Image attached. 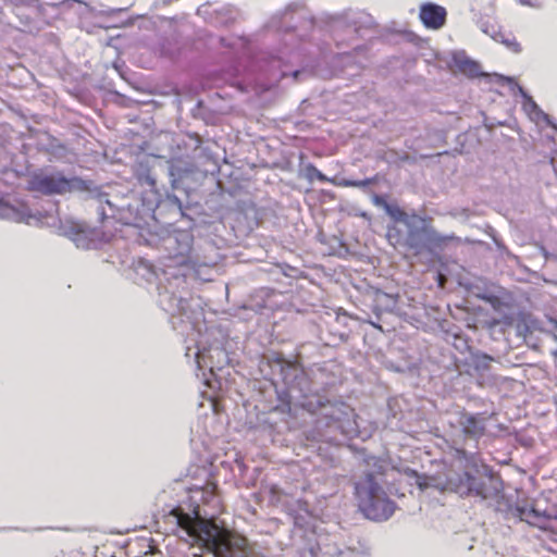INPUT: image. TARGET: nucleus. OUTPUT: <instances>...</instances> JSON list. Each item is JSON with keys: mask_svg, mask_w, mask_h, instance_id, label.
<instances>
[{"mask_svg": "<svg viewBox=\"0 0 557 557\" xmlns=\"http://www.w3.org/2000/svg\"><path fill=\"white\" fill-rule=\"evenodd\" d=\"M416 478L420 490L435 486L442 491L454 492L461 497H474L481 500L496 499L502 491L500 480L486 468L449 472L441 486L434 483V479L420 476L417 473Z\"/></svg>", "mask_w": 557, "mask_h": 557, "instance_id": "nucleus-6", "label": "nucleus"}, {"mask_svg": "<svg viewBox=\"0 0 557 557\" xmlns=\"http://www.w3.org/2000/svg\"><path fill=\"white\" fill-rule=\"evenodd\" d=\"M272 368L280 372L282 386L276 388V393L288 412L302 409L317 414L314 438L341 444L346 438L358 436L355 410L349 405L331 400L325 393L313 387L308 373L297 363L276 359Z\"/></svg>", "mask_w": 557, "mask_h": 557, "instance_id": "nucleus-1", "label": "nucleus"}, {"mask_svg": "<svg viewBox=\"0 0 557 557\" xmlns=\"http://www.w3.org/2000/svg\"><path fill=\"white\" fill-rule=\"evenodd\" d=\"M405 226L407 234L396 225L388 226L386 238L393 247L407 248L414 255H420L423 251L434 252L448 240V237L441 235L431 226L428 219L418 214L411 216Z\"/></svg>", "mask_w": 557, "mask_h": 557, "instance_id": "nucleus-7", "label": "nucleus"}, {"mask_svg": "<svg viewBox=\"0 0 557 557\" xmlns=\"http://www.w3.org/2000/svg\"><path fill=\"white\" fill-rule=\"evenodd\" d=\"M324 23L327 25L333 40L338 49L352 47L354 52H360L363 47L356 41L362 37V32L373 26V18L370 14L347 9L339 13L324 14Z\"/></svg>", "mask_w": 557, "mask_h": 557, "instance_id": "nucleus-9", "label": "nucleus"}, {"mask_svg": "<svg viewBox=\"0 0 557 557\" xmlns=\"http://www.w3.org/2000/svg\"><path fill=\"white\" fill-rule=\"evenodd\" d=\"M190 348H187L186 356H189Z\"/></svg>", "mask_w": 557, "mask_h": 557, "instance_id": "nucleus-38", "label": "nucleus"}, {"mask_svg": "<svg viewBox=\"0 0 557 557\" xmlns=\"http://www.w3.org/2000/svg\"><path fill=\"white\" fill-rule=\"evenodd\" d=\"M213 516L207 511L202 513L199 504L190 512H185L181 507L171 510V517L180 531L211 557H248L246 540L233 536L226 529L220 528L212 521Z\"/></svg>", "mask_w": 557, "mask_h": 557, "instance_id": "nucleus-3", "label": "nucleus"}, {"mask_svg": "<svg viewBox=\"0 0 557 557\" xmlns=\"http://www.w3.org/2000/svg\"><path fill=\"white\" fill-rule=\"evenodd\" d=\"M546 125L553 127L555 131H557V124L550 119V123H545Z\"/></svg>", "mask_w": 557, "mask_h": 557, "instance_id": "nucleus-34", "label": "nucleus"}, {"mask_svg": "<svg viewBox=\"0 0 557 557\" xmlns=\"http://www.w3.org/2000/svg\"><path fill=\"white\" fill-rule=\"evenodd\" d=\"M447 12L442 5L433 2L422 3L419 17L422 24L430 29H440L445 25Z\"/></svg>", "mask_w": 557, "mask_h": 557, "instance_id": "nucleus-17", "label": "nucleus"}, {"mask_svg": "<svg viewBox=\"0 0 557 557\" xmlns=\"http://www.w3.org/2000/svg\"><path fill=\"white\" fill-rule=\"evenodd\" d=\"M295 525H297L299 528H306L307 523L305 522V518L301 516L295 517Z\"/></svg>", "mask_w": 557, "mask_h": 557, "instance_id": "nucleus-33", "label": "nucleus"}, {"mask_svg": "<svg viewBox=\"0 0 557 557\" xmlns=\"http://www.w3.org/2000/svg\"><path fill=\"white\" fill-rule=\"evenodd\" d=\"M492 37L496 41H502L506 47H508L510 50H512L516 53L521 51V46L519 42H517L515 37L506 38L505 35L502 33L493 34Z\"/></svg>", "mask_w": 557, "mask_h": 557, "instance_id": "nucleus-28", "label": "nucleus"}, {"mask_svg": "<svg viewBox=\"0 0 557 557\" xmlns=\"http://www.w3.org/2000/svg\"><path fill=\"white\" fill-rule=\"evenodd\" d=\"M306 171H307V175L310 180H318L320 182H326L327 178L326 176L321 172L319 171L314 165L312 164H309L307 168H306Z\"/></svg>", "mask_w": 557, "mask_h": 557, "instance_id": "nucleus-30", "label": "nucleus"}, {"mask_svg": "<svg viewBox=\"0 0 557 557\" xmlns=\"http://www.w3.org/2000/svg\"><path fill=\"white\" fill-rule=\"evenodd\" d=\"M385 211L395 222H400L404 225L411 220V216L416 215V213L409 214L399 207L393 205H389Z\"/></svg>", "mask_w": 557, "mask_h": 557, "instance_id": "nucleus-26", "label": "nucleus"}, {"mask_svg": "<svg viewBox=\"0 0 557 557\" xmlns=\"http://www.w3.org/2000/svg\"><path fill=\"white\" fill-rule=\"evenodd\" d=\"M496 0H471V12L479 15H491L495 9Z\"/></svg>", "mask_w": 557, "mask_h": 557, "instance_id": "nucleus-24", "label": "nucleus"}, {"mask_svg": "<svg viewBox=\"0 0 557 557\" xmlns=\"http://www.w3.org/2000/svg\"><path fill=\"white\" fill-rule=\"evenodd\" d=\"M491 361H493V358L485 354L473 356V366L476 371H486L490 368Z\"/></svg>", "mask_w": 557, "mask_h": 557, "instance_id": "nucleus-29", "label": "nucleus"}, {"mask_svg": "<svg viewBox=\"0 0 557 557\" xmlns=\"http://www.w3.org/2000/svg\"><path fill=\"white\" fill-rule=\"evenodd\" d=\"M366 463L369 469L355 482L358 508L372 521H386L396 510L395 502L387 496L383 487V476L388 463L376 457H369Z\"/></svg>", "mask_w": 557, "mask_h": 557, "instance_id": "nucleus-5", "label": "nucleus"}, {"mask_svg": "<svg viewBox=\"0 0 557 557\" xmlns=\"http://www.w3.org/2000/svg\"><path fill=\"white\" fill-rule=\"evenodd\" d=\"M137 178H138V182L144 186H148L149 187V190L146 193L145 196H143L141 198H152L153 195L157 194V190H156V180L154 177L151 175V173L149 172V170H144L143 172H138L137 173Z\"/></svg>", "mask_w": 557, "mask_h": 557, "instance_id": "nucleus-25", "label": "nucleus"}, {"mask_svg": "<svg viewBox=\"0 0 557 557\" xmlns=\"http://www.w3.org/2000/svg\"><path fill=\"white\" fill-rule=\"evenodd\" d=\"M216 486L212 483L206 484L203 487L196 488L193 492L190 498L194 502H201L206 505H211L213 508H216L220 504V499L215 494Z\"/></svg>", "mask_w": 557, "mask_h": 557, "instance_id": "nucleus-22", "label": "nucleus"}, {"mask_svg": "<svg viewBox=\"0 0 557 557\" xmlns=\"http://www.w3.org/2000/svg\"><path fill=\"white\" fill-rule=\"evenodd\" d=\"M372 202H373V205H375L377 207L384 208V210H386L387 207L389 206V203L386 201L384 196H381V195H377V194H373L372 195Z\"/></svg>", "mask_w": 557, "mask_h": 557, "instance_id": "nucleus-31", "label": "nucleus"}, {"mask_svg": "<svg viewBox=\"0 0 557 557\" xmlns=\"http://www.w3.org/2000/svg\"><path fill=\"white\" fill-rule=\"evenodd\" d=\"M233 71H234V75L239 74V69H238L237 66H235V67L233 69Z\"/></svg>", "mask_w": 557, "mask_h": 557, "instance_id": "nucleus-37", "label": "nucleus"}, {"mask_svg": "<svg viewBox=\"0 0 557 557\" xmlns=\"http://www.w3.org/2000/svg\"><path fill=\"white\" fill-rule=\"evenodd\" d=\"M99 199L100 202L104 200L108 207H99L101 222L112 219L124 225L141 227L149 218L154 215L157 210L163 208H170L175 215H185L182 201L173 194H168L164 199H160L158 193L152 198H139L135 193L125 196L113 193L99 194Z\"/></svg>", "mask_w": 557, "mask_h": 557, "instance_id": "nucleus-4", "label": "nucleus"}, {"mask_svg": "<svg viewBox=\"0 0 557 557\" xmlns=\"http://www.w3.org/2000/svg\"><path fill=\"white\" fill-rule=\"evenodd\" d=\"M189 164L183 160H171L168 162V173L173 188H180L183 178L191 172Z\"/></svg>", "mask_w": 557, "mask_h": 557, "instance_id": "nucleus-21", "label": "nucleus"}, {"mask_svg": "<svg viewBox=\"0 0 557 557\" xmlns=\"http://www.w3.org/2000/svg\"><path fill=\"white\" fill-rule=\"evenodd\" d=\"M64 234L73 240L77 248L90 249L97 247L96 232L85 230L78 225H72Z\"/></svg>", "mask_w": 557, "mask_h": 557, "instance_id": "nucleus-19", "label": "nucleus"}, {"mask_svg": "<svg viewBox=\"0 0 557 557\" xmlns=\"http://www.w3.org/2000/svg\"><path fill=\"white\" fill-rule=\"evenodd\" d=\"M338 55L347 64L352 63V59H354L352 52H343V53H338Z\"/></svg>", "mask_w": 557, "mask_h": 557, "instance_id": "nucleus-32", "label": "nucleus"}, {"mask_svg": "<svg viewBox=\"0 0 557 557\" xmlns=\"http://www.w3.org/2000/svg\"><path fill=\"white\" fill-rule=\"evenodd\" d=\"M194 237L189 231L173 230L159 239L158 249L161 251L159 261L160 274L154 271L159 280V304L161 308L171 314L186 318L189 322L194 317L190 299L176 295L172 287H178L185 283V268L188 264L209 265L214 261L200 260L193 255Z\"/></svg>", "mask_w": 557, "mask_h": 557, "instance_id": "nucleus-2", "label": "nucleus"}, {"mask_svg": "<svg viewBox=\"0 0 557 557\" xmlns=\"http://www.w3.org/2000/svg\"><path fill=\"white\" fill-rule=\"evenodd\" d=\"M397 295L387 294L380 289H375L371 295L370 308L375 314V320H369V323L376 329L382 330L379 322L384 313H391L397 306Z\"/></svg>", "mask_w": 557, "mask_h": 557, "instance_id": "nucleus-14", "label": "nucleus"}, {"mask_svg": "<svg viewBox=\"0 0 557 557\" xmlns=\"http://www.w3.org/2000/svg\"><path fill=\"white\" fill-rule=\"evenodd\" d=\"M27 188L47 196L64 195L73 191H87L90 194L91 199L97 202L96 209L98 214L100 206L108 208L106 201L102 200L100 202L99 199V194H108L107 191L99 190L94 186L91 181L83 180L78 176L67 177L61 171L33 174L27 182ZM109 194H113V191Z\"/></svg>", "mask_w": 557, "mask_h": 557, "instance_id": "nucleus-8", "label": "nucleus"}, {"mask_svg": "<svg viewBox=\"0 0 557 557\" xmlns=\"http://www.w3.org/2000/svg\"><path fill=\"white\" fill-rule=\"evenodd\" d=\"M517 512L522 521L540 529H545L550 519L556 518L547 510H540L536 507H517Z\"/></svg>", "mask_w": 557, "mask_h": 557, "instance_id": "nucleus-18", "label": "nucleus"}, {"mask_svg": "<svg viewBox=\"0 0 557 557\" xmlns=\"http://www.w3.org/2000/svg\"><path fill=\"white\" fill-rule=\"evenodd\" d=\"M236 462H237V466H238V468L240 469V471H243V469H244V465H243V462H239V461H236Z\"/></svg>", "mask_w": 557, "mask_h": 557, "instance_id": "nucleus-36", "label": "nucleus"}, {"mask_svg": "<svg viewBox=\"0 0 557 557\" xmlns=\"http://www.w3.org/2000/svg\"><path fill=\"white\" fill-rule=\"evenodd\" d=\"M377 182V176L367 177L364 180H343L341 185L345 187H357L362 190H367V188Z\"/></svg>", "mask_w": 557, "mask_h": 557, "instance_id": "nucleus-27", "label": "nucleus"}, {"mask_svg": "<svg viewBox=\"0 0 557 557\" xmlns=\"http://www.w3.org/2000/svg\"><path fill=\"white\" fill-rule=\"evenodd\" d=\"M487 418L483 413H470L461 411L458 414V424L466 437L478 441L486 431Z\"/></svg>", "mask_w": 557, "mask_h": 557, "instance_id": "nucleus-15", "label": "nucleus"}, {"mask_svg": "<svg viewBox=\"0 0 557 557\" xmlns=\"http://www.w3.org/2000/svg\"><path fill=\"white\" fill-rule=\"evenodd\" d=\"M262 61L261 69L267 72L268 78L274 82H280L288 75H292L294 81L299 82L310 74L305 69H294V66L304 63L302 49L289 48L287 42L275 54L270 53Z\"/></svg>", "mask_w": 557, "mask_h": 557, "instance_id": "nucleus-10", "label": "nucleus"}, {"mask_svg": "<svg viewBox=\"0 0 557 557\" xmlns=\"http://www.w3.org/2000/svg\"><path fill=\"white\" fill-rule=\"evenodd\" d=\"M307 28L313 27V18L307 16L306 10L301 3L292 2L283 10L275 12L267 22L265 28L274 33H284L285 36L294 37L290 30L298 28V22Z\"/></svg>", "mask_w": 557, "mask_h": 557, "instance_id": "nucleus-11", "label": "nucleus"}, {"mask_svg": "<svg viewBox=\"0 0 557 557\" xmlns=\"http://www.w3.org/2000/svg\"><path fill=\"white\" fill-rule=\"evenodd\" d=\"M554 325H555V338L557 341V321H554Z\"/></svg>", "mask_w": 557, "mask_h": 557, "instance_id": "nucleus-35", "label": "nucleus"}, {"mask_svg": "<svg viewBox=\"0 0 557 557\" xmlns=\"http://www.w3.org/2000/svg\"><path fill=\"white\" fill-rule=\"evenodd\" d=\"M194 355L198 369H209L211 374L230 363L228 354L220 343H213L209 347L197 346Z\"/></svg>", "mask_w": 557, "mask_h": 557, "instance_id": "nucleus-12", "label": "nucleus"}, {"mask_svg": "<svg viewBox=\"0 0 557 557\" xmlns=\"http://www.w3.org/2000/svg\"><path fill=\"white\" fill-rule=\"evenodd\" d=\"M513 94L518 92L523 99V110L536 124L550 123V116L545 113L532 99V97L513 78H505Z\"/></svg>", "mask_w": 557, "mask_h": 557, "instance_id": "nucleus-16", "label": "nucleus"}, {"mask_svg": "<svg viewBox=\"0 0 557 557\" xmlns=\"http://www.w3.org/2000/svg\"><path fill=\"white\" fill-rule=\"evenodd\" d=\"M40 213H33L29 208L21 202L11 203L0 198V218L26 224H36L40 221Z\"/></svg>", "mask_w": 557, "mask_h": 557, "instance_id": "nucleus-13", "label": "nucleus"}, {"mask_svg": "<svg viewBox=\"0 0 557 557\" xmlns=\"http://www.w3.org/2000/svg\"><path fill=\"white\" fill-rule=\"evenodd\" d=\"M454 62L457 69L469 77L474 78L482 75L480 64L468 58L465 53H456Z\"/></svg>", "mask_w": 557, "mask_h": 557, "instance_id": "nucleus-23", "label": "nucleus"}, {"mask_svg": "<svg viewBox=\"0 0 557 557\" xmlns=\"http://www.w3.org/2000/svg\"><path fill=\"white\" fill-rule=\"evenodd\" d=\"M220 46L226 49L227 53L233 54L237 58H242L248 54L249 42L244 37L228 36L219 38Z\"/></svg>", "mask_w": 557, "mask_h": 557, "instance_id": "nucleus-20", "label": "nucleus"}]
</instances>
